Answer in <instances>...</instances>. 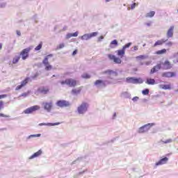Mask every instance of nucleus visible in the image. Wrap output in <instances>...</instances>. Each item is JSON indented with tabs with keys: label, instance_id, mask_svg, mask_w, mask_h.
Masks as SVG:
<instances>
[{
	"label": "nucleus",
	"instance_id": "21",
	"mask_svg": "<svg viewBox=\"0 0 178 178\" xmlns=\"http://www.w3.org/2000/svg\"><path fill=\"white\" fill-rule=\"evenodd\" d=\"M168 41V39L167 40H165V39H161V40H157L154 44L153 45V47H158V45H163V44H165V42H166Z\"/></svg>",
	"mask_w": 178,
	"mask_h": 178
},
{
	"label": "nucleus",
	"instance_id": "56",
	"mask_svg": "<svg viewBox=\"0 0 178 178\" xmlns=\"http://www.w3.org/2000/svg\"><path fill=\"white\" fill-rule=\"evenodd\" d=\"M145 65H146V66H149V65H151V62L147 61L145 63Z\"/></svg>",
	"mask_w": 178,
	"mask_h": 178
},
{
	"label": "nucleus",
	"instance_id": "63",
	"mask_svg": "<svg viewBox=\"0 0 178 178\" xmlns=\"http://www.w3.org/2000/svg\"><path fill=\"white\" fill-rule=\"evenodd\" d=\"M177 13H178V9L177 10Z\"/></svg>",
	"mask_w": 178,
	"mask_h": 178
},
{
	"label": "nucleus",
	"instance_id": "58",
	"mask_svg": "<svg viewBox=\"0 0 178 178\" xmlns=\"http://www.w3.org/2000/svg\"><path fill=\"white\" fill-rule=\"evenodd\" d=\"M83 172H84V171L83 172H81L78 175H83Z\"/></svg>",
	"mask_w": 178,
	"mask_h": 178
},
{
	"label": "nucleus",
	"instance_id": "20",
	"mask_svg": "<svg viewBox=\"0 0 178 178\" xmlns=\"http://www.w3.org/2000/svg\"><path fill=\"white\" fill-rule=\"evenodd\" d=\"M163 69L165 70H168L169 69H172V64H170V62L169 60H165L163 63Z\"/></svg>",
	"mask_w": 178,
	"mask_h": 178
},
{
	"label": "nucleus",
	"instance_id": "10",
	"mask_svg": "<svg viewBox=\"0 0 178 178\" xmlns=\"http://www.w3.org/2000/svg\"><path fill=\"white\" fill-rule=\"evenodd\" d=\"M60 83L62 86L66 84L67 86H69V87H75V86L77 84V82L73 79H67L65 81H62Z\"/></svg>",
	"mask_w": 178,
	"mask_h": 178
},
{
	"label": "nucleus",
	"instance_id": "36",
	"mask_svg": "<svg viewBox=\"0 0 178 178\" xmlns=\"http://www.w3.org/2000/svg\"><path fill=\"white\" fill-rule=\"evenodd\" d=\"M131 44H132L131 42H129L126 44L125 45L123 46L122 49L126 51V49H127V48H130V47H131Z\"/></svg>",
	"mask_w": 178,
	"mask_h": 178
},
{
	"label": "nucleus",
	"instance_id": "53",
	"mask_svg": "<svg viewBox=\"0 0 178 178\" xmlns=\"http://www.w3.org/2000/svg\"><path fill=\"white\" fill-rule=\"evenodd\" d=\"M132 51H138V46H134V50H132Z\"/></svg>",
	"mask_w": 178,
	"mask_h": 178
},
{
	"label": "nucleus",
	"instance_id": "28",
	"mask_svg": "<svg viewBox=\"0 0 178 178\" xmlns=\"http://www.w3.org/2000/svg\"><path fill=\"white\" fill-rule=\"evenodd\" d=\"M138 60H144V59H148V55H140L136 57Z\"/></svg>",
	"mask_w": 178,
	"mask_h": 178
},
{
	"label": "nucleus",
	"instance_id": "16",
	"mask_svg": "<svg viewBox=\"0 0 178 178\" xmlns=\"http://www.w3.org/2000/svg\"><path fill=\"white\" fill-rule=\"evenodd\" d=\"M162 67L161 64H157L155 65L151 70H150V74H154V73H156V72H158L159 70H161V68Z\"/></svg>",
	"mask_w": 178,
	"mask_h": 178
},
{
	"label": "nucleus",
	"instance_id": "31",
	"mask_svg": "<svg viewBox=\"0 0 178 178\" xmlns=\"http://www.w3.org/2000/svg\"><path fill=\"white\" fill-rule=\"evenodd\" d=\"M19 60H20V56H16L13 60V63L14 65H16V63H17V62H19Z\"/></svg>",
	"mask_w": 178,
	"mask_h": 178
},
{
	"label": "nucleus",
	"instance_id": "57",
	"mask_svg": "<svg viewBox=\"0 0 178 178\" xmlns=\"http://www.w3.org/2000/svg\"><path fill=\"white\" fill-rule=\"evenodd\" d=\"M115 118H116V113H114L113 116V119H115Z\"/></svg>",
	"mask_w": 178,
	"mask_h": 178
},
{
	"label": "nucleus",
	"instance_id": "27",
	"mask_svg": "<svg viewBox=\"0 0 178 178\" xmlns=\"http://www.w3.org/2000/svg\"><path fill=\"white\" fill-rule=\"evenodd\" d=\"M146 84H148L149 86H154L155 84V79H147L145 81Z\"/></svg>",
	"mask_w": 178,
	"mask_h": 178
},
{
	"label": "nucleus",
	"instance_id": "49",
	"mask_svg": "<svg viewBox=\"0 0 178 178\" xmlns=\"http://www.w3.org/2000/svg\"><path fill=\"white\" fill-rule=\"evenodd\" d=\"M6 97H8V95H0V99H2L3 98H6Z\"/></svg>",
	"mask_w": 178,
	"mask_h": 178
},
{
	"label": "nucleus",
	"instance_id": "39",
	"mask_svg": "<svg viewBox=\"0 0 178 178\" xmlns=\"http://www.w3.org/2000/svg\"><path fill=\"white\" fill-rule=\"evenodd\" d=\"M163 144H170V143H173V140L167 139L166 140L163 141Z\"/></svg>",
	"mask_w": 178,
	"mask_h": 178
},
{
	"label": "nucleus",
	"instance_id": "34",
	"mask_svg": "<svg viewBox=\"0 0 178 178\" xmlns=\"http://www.w3.org/2000/svg\"><path fill=\"white\" fill-rule=\"evenodd\" d=\"M40 92L41 94H44V95L48 94V92H49V89L43 88L42 89L40 90Z\"/></svg>",
	"mask_w": 178,
	"mask_h": 178
},
{
	"label": "nucleus",
	"instance_id": "12",
	"mask_svg": "<svg viewBox=\"0 0 178 178\" xmlns=\"http://www.w3.org/2000/svg\"><path fill=\"white\" fill-rule=\"evenodd\" d=\"M108 58L110 60H113L114 63H116L117 65H120V63H122V59L119 57H116V56L113 54H108Z\"/></svg>",
	"mask_w": 178,
	"mask_h": 178
},
{
	"label": "nucleus",
	"instance_id": "35",
	"mask_svg": "<svg viewBox=\"0 0 178 178\" xmlns=\"http://www.w3.org/2000/svg\"><path fill=\"white\" fill-rule=\"evenodd\" d=\"M82 79H91V75L88 73H84L81 75Z\"/></svg>",
	"mask_w": 178,
	"mask_h": 178
},
{
	"label": "nucleus",
	"instance_id": "17",
	"mask_svg": "<svg viewBox=\"0 0 178 178\" xmlns=\"http://www.w3.org/2000/svg\"><path fill=\"white\" fill-rule=\"evenodd\" d=\"M42 155V150L39 149L38 152L32 154L30 157L29 159H34V158H38V156H41Z\"/></svg>",
	"mask_w": 178,
	"mask_h": 178
},
{
	"label": "nucleus",
	"instance_id": "33",
	"mask_svg": "<svg viewBox=\"0 0 178 178\" xmlns=\"http://www.w3.org/2000/svg\"><path fill=\"white\" fill-rule=\"evenodd\" d=\"M35 137H41V134L30 135L27 137V140H30V138H34Z\"/></svg>",
	"mask_w": 178,
	"mask_h": 178
},
{
	"label": "nucleus",
	"instance_id": "47",
	"mask_svg": "<svg viewBox=\"0 0 178 178\" xmlns=\"http://www.w3.org/2000/svg\"><path fill=\"white\" fill-rule=\"evenodd\" d=\"M132 101H134V102H137V101H138V97H134L132 99Z\"/></svg>",
	"mask_w": 178,
	"mask_h": 178
},
{
	"label": "nucleus",
	"instance_id": "14",
	"mask_svg": "<svg viewBox=\"0 0 178 178\" xmlns=\"http://www.w3.org/2000/svg\"><path fill=\"white\" fill-rule=\"evenodd\" d=\"M168 161H169V159L168 157L161 159L155 163V166H161V165H165V163H168Z\"/></svg>",
	"mask_w": 178,
	"mask_h": 178
},
{
	"label": "nucleus",
	"instance_id": "25",
	"mask_svg": "<svg viewBox=\"0 0 178 178\" xmlns=\"http://www.w3.org/2000/svg\"><path fill=\"white\" fill-rule=\"evenodd\" d=\"M79 35V31H76L74 33H67L66 35V39L69 40V38H72V37H77Z\"/></svg>",
	"mask_w": 178,
	"mask_h": 178
},
{
	"label": "nucleus",
	"instance_id": "2",
	"mask_svg": "<svg viewBox=\"0 0 178 178\" xmlns=\"http://www.w3.org/2000/svg\"><path fill=\"white\" fill-rule=\"evenodd\" d=\"M88 108H90V104L86 102H83L78 106L76 108V113H78V115H86L88 111Z\"/></svg>",
	"mask_w": 178,
	"mask_h": 178
},
{
	"label": "nucleus",
	"instance_id": "51",
	"mask_svg": "<svg viewBox=\"0 0 178 178\" xmlns=\"http://www.w3.org/2000/svg\"><path fill=\"white\" fill-rule=\"evenodd\" d=\"M16 33L18 37H20V35H22V33L20 32V31H17Z\"/></svg>",
	"mask_w": 178,
	"mask_h": 178
},
{
	"label": "nucleus",
	"instance_id": "30",
	"mask_svg": "<svg viewBox=\"0 0 178 178\" xmlns=\"http://www.w3.org/2000/svg\"><path fill=\"white\" fill-rule=\"evenodd\" d=\"M154 16H155V11H149L145 15V17H154Z\"/></svg>",
	"mask_w": 178,
	"mask_h": 178
},
{
	"label": "nucleus",
	"instance_id": "44",
	"mask_svg": "<svg viewBox=\"0 0 178 178\" xmlns=\"http://www.w3.org/2000/svg\"><path fill=\"white\" fill-rule=\"evenodd\" d=\"M102 40H104V36L101 35L100 37H99L97 38V42H101V41H102Z\"/></svg>",
	"mask_w": 178,
	"mask_h": 178
},
{
	"label": "nucleus",
	"instance_id": "4",
	"mask_svg": "<svg viewBox=\"0 0 178 178\" xmlns=\"http://www.w3.org/2000/svg\"><path fill=\"white\" fill-rule=\"evenodd\" d=\"M152 126H155V124L154 123L146 124L140 127V128H138L137 133H138L139 134H144L145 133H148V131H149V129H151V127H152Z\"/></svg>",
	"mask_w": 178,
	"mask_h": 178
},
{
	"label": "nucleus",
	"instance_id": "64",
	"mask_svg": "<svg viewBox=\"0 0 178 178\" xmlns=\"http://www.w3.org/2000/svg\"><path fill=\"white\" fill-rule=\"evenodd\" d=\"M177 62L178 63V59L177 60Z\"/></svg>",
	"mask_w": 178,
	"mask_h": 178
},
{
	"label": "nucleus",
	"instance_id": "8",
	"mask_svg": "<svg viewBox=\"0 0 178 178\" xmlns=\"http://www.w3.org/2000/svg\"><path fill=\"white\" fill-rule=\"evenodd\" d=\"M52 54H49L45 56L44 60H42V63L45 66V70L47 71L52 70V65H49V62L48 61L49 58H52Z\"/></svg>",
	"mask_w": 178,
	"mask_h": 178
},
{
	"label": "nucleus",
	"instance_id": "15",
	"mask_svg": "<svg viewBox=\"0 0 178 178\" xmlns=\"http://www.w3.org/2000/svg\"><path fill=\"white\" fill-rule=\"evenodd\" d=\"M175 76H176V74L172 72H163L161 74L162 77H167V78L175 77Z\"/></svg>",
	"mask_w": 178,
	"mask_h": 178
},
{
	"label": "nucleus",
	"instance_id": "40",
	"mask_svg": "<svg viewBox=\"0 0 178 178\" xmlns=\"http://www.w3.org/2000/svg\"><path fill=\"white\" fill-rule=\"evenodd\" d=\"M62 48H65V43H61L57 47V49H62Z\"/></svg>",
	"mask_w": 178,
	"mask_h": 178
},
{
	"label": "nucleus",
	"instance_id": "18",
	"mask_svg": "<svg viewBox=\"0 0 178 178\" xmlns=\"http://www.w3.org/2000/svg\"><path fill=\"white\" fill-rule=\"evenodd\" d=\"M175 30V26H171L170 27V29H168V32H167V37L168 38H172V37H173V31Z\"/></svg>",
	"mask_w": 178,
	"mask_h": 178
},
{
	"label": "nucleus",
	"instance_id": "37",
	"mask_svg": "<svg viewBox=\"0 0 178 178\" xmlns=\"http://www.w3.org/2000/svg\"><path fill=\"white\" fill-rule=\"evenodd\" d=\"M143 95H148L149 94V89H145L142 91Z\"/></svg>",
	"mask_w": 178,
	"mask_h": 178
},
{
	"label": "nucleus",
	"instance_id": "24",
	"mask_svg": "<svg viewBox=\"0 0 178 178\" xmlns=\"http://www.w3.org/2000/svg\"><path fill=\"white\" fill-rule=\"evenodd\" d=\"M118 45H119V43L118 42V40H114L111 42L109 47L113 49V48H116V47H118Z\"/></svg>",
	"mask_w": 178,
	"mask_h": 178
},
{
	"label": "nucleus",
	"instance_id": "11",
	"mask_svg": "<svg viewBox=\"0 0 178 178\" xmlns=\"http://www.w3.org/2000/svg\"><path fill=\"white\" fill-rule=\"evenodd\" d=\"M56 105L58 108H67V106H70V102L66 100H58L56 102Z\"/></svg>",
	"mask_w": 178,
	"mask_h": 178
},
{
	"label": "nucleus",
	"instance_id": "62",
	"mask_svg": "<svg viewBox=\"0 0 178 178\" xmlns=\"http://www.w3.org/2000/svg\"><path fill=\"white\" fill-rule=\"evenodd\" d=\"M75 162H76V161H74V162L72 163V164H74Z\"/></svg>",
	"mask_w": 178,
	"mask_h": 178
},
{
	"label": "nucleus",
	"instance_id": "6",
	"mask_svg": "<svg viewBox=\"0 0 178 178\" xmlns=\"http://www.w3.org/2000/svg\"><path fill=\"white\" fill-rule=\"evenodd\" d=\"M97 35H98V32H92L90 33H86L82 36H80L79 38H81L82 41H88V40H91V38L97 37Z\"/></svg>",
	"mask_w": 178,
	"mask_h": 178
},
{
	"label": "nucleus",
	"instance_id": "60",
	"mask_svg": "<svg viewBox=\"0 0 178 178\" xmlns=\"http://www.w3.org/2000/svg\"><path fill=\"white\" fill-rule=\"evenodd\" d=\"M2 49V44H0V50Z\"/></svg>",
	"mask_w": 178,
	"mask_h": 178
},
{
	"label": "nucleus",
	"instance_id": "1",
	"mask_svg": "<svg viewBox=\"0 0 178 178\" xmlns=\"http://www.w3.org/2000/svg\"><path fill=\"white\" fill-rule=\"evenodd\" d=\"M103 74H106L108 79L102 80L97 79L95 81L94 85L97 88H105L106 86H109V84H118V83H120V80H123V79H115L113 77H118V72L113 71L112 70H107L103 72Z\"/></svg>",
	"mask_w": 178,
	"mask_h": 178
},
{
	"label": "nucleus",
	"instance_id": "42",
	"mask_svg": "<svg viewBox=\"0 0 178 178\" xmlns=\"http://www.w3.org/2000/svg\"><path fill=\"white\" fill-rule=\"evenodd\" d=\"M165 45L167 46V47H172V45H173V42H166L165 43Z\"/></svg>",
	"mask_w": 178,
	"mask_h": 178
},
{
	"label": "nucleus",
	"instance_id": "59",
	"mask_svg": "<svg viewBox=\"0 0 178 178\" xmlns=\"http://www.w3.org/2000/svg\"><path fill=\"white\" fill-rule=\"evenodd\" d=\"M106 1V2H111V1H112V0H105Z\"/></svg>",
	"mask_w": 178,
	"mask_h": 178
},
{
	"label": "nucleus",
	"instance_id": "19",
	"mask_svg": "<svg viewBox=\"0 0 178 178\" xmlns=\"http://www.w3.org/2000/svg\"><path fill=\"white\" fill-rule=\"evenodd\" d=\"M59 124H60V122H54V123L47 122V123H40L39 124V126L52 127V126H59Z\"/></svg>",
	"mask_w": 178,
	"mask_h": 178
},
{
	"label": "nucleus",
	"instance_id": "54",
	"mask_svg": "<svg viewBox=\"0 0 178 178\" xmlns=\"http://www.w3.org/2000/svg\"><path fill=\"white\" fill-rule=\"evenodd\" d=\"M74 55H77V50H74V51L72 52V56H74Z\"/></svg>",
	"mask_w": 178,
	"mask_h": 178
},
{
	"label": "nucleus",
	"instance_id": "32",
	"mask_svg": "<svg viewBox=\"0 0 178 178\" xmlns=\"http://www.w3.org/2000/svg\"><path fill=\"white\" fill-rule=\"evenodd\" d=\"M156 55H163V54H166V49H163L161 50H159L156 52Z\"/></svg>",
	"mask_w": 178,
	"mask_h": 178
},
{
	"label": "nucleus",
	"instance_id": "3",
	"mask_svg": "<svg viewBox=\"0 0 178 178\" xmlns=\"http://www.w3.org/2000/svg\"><path fill=\"white\" fill-rule=\"evenodd\" d=\"M42 108L48 113H51L54 108V102L52 100L43 102L42 103Z\"/></svg>",
	"mask_w": 178,
	"mask_h": 178
},
{
	"label": "nucleus",
	"instance_id": "7",
	"mask_svg": "<svg viewBox=\"0 0 178 178\" xmlns=\"http://www.w3.org/2000/svg\"><path fill=\"white\" fill-rule=\"evenodd\" d=\"M33 48V46H30L21 51L20 56H22L23 60H26V59L29 58V52H30Z\"/></svg>",
	"mask_w": 178,
	"mask_h": 178
},
{
	"label": "nucleus",
	"instance_id": "41",
	"mask_svg": "<svg viewBox=\"0 0 178 178\" xmlns=\"http://www.w3.org/2000/svg\"><path fill=\"white\" fill-rule=\"evenodd\" d=\"M5 6H6V3L0 1V8H5Z\"/></svg>",
	"mask_w": 178,
	"mask_h": 178
},
{
	"label": "nucleus",
	"instance_id": "9",
	"mask_svg": "<svg viewBox=\"0 0 178 178\" xmlns=\"http://www.w3.org/2000/svg\"><path fill=\"white\" fill-rule=\"evenodd\" d=\"M40 106H33L25 109L24 111V113H25V115H30L31 113H34V112H36V111H40Z\"/></svg>",
	"mask_w": 178,
	"mask_h": 178
},
{
	"label": "nucleus",
	"instance_id": "5",
	"mask_svg": "<svg viewBox=\"0 0 178 178\" xmlns=\"http://www.w3.org/2000/svg\"><path fill=\"white\" fill-rule=\"evenodd\" d=\"M125 81L128 84H143L144 83L142 78H136L134 76L127 77Z\"/></svg>",
	"mask_w": 178,
	"mask_h": 178
},
{
	"label": "nucleus",
	"instance_id": "55",
	"mask_svg": "<svg viewBox=\"0 0 178 178\" xmlns=\"http://www.w3.org/2000/svg\"><path fill=\"white\" fill-rule=\"evenodd\" d=\"M36 77H38V73H36L33 76H32V79H35Z\"/></svg>",
	"mask_w": 178,
	"mask_h": 178
},
{
	"label": "nucleus",
	"instance_id": "23",
	"mask_svg": "<svg viewBox=\"0 0 178 178\" xmlns=\"http://www.w3.org/2000/svg\"><path fill=\"white\" fill-rule=\"evenodd\" d=\"M159 88H162V90H172V86H170V84H161L159 85Z\"/></svg>",
	"mask_w": 178,
	"mask_h": 178
},
{
	"label": "nucleus",
	"instance_id": "22",
	"mask_svg": "<svg viewBox=\"0 0 178 178\" xmlns=\"http://www.w3.org/2000/svg\"><path fill=\"white\" fill-rule=\"evenodd\" d=\"M115 53L117 54L118 56H120V58H123V56H124V54H126V51L122 49L117 50Z\"/></svg>",
	"mask_w": 178,
	"mask_h": 178
},
{
	"label": "nucleus",
	"instance_id": "61",
	"mask_svg": "<svg viewBox=\"0 0 178 178\" xmlns=\"http://www.w3.org/2000/svg\"><path fill=\"white\" fill-rule=\"evenodd\" d=\"M143 65H144V63H140V65H141V66H143Z\"/></svg>",
	"mask_w": 178,
	"mask_h": 178
},
{
	"label": "nucleus",
	"instance_id": "45",
	"mask_svg": "<svg viewBox=\"0 0 178 178\" xmlns=\"http://www.w3.org/2000/svg\"><path fill=\"white\" fill-rule=\"evenodd\" d=\"M136 3H134L133 4L131 5V9L133 10V9H136Z\"/></svg>",
	"mask_w": 178,
	"mask_h": 178
},
{
	"label": "nucleus",
	"instance_id": "46",
	"mask_svg": "<svg viewBox=\"0 0 178 178\" xmlns=\"http://www.w3.org/2000/svg\"><path fill=\"white\" fill-rule=\"evenodd\" d=\"M1 109H3V102L0 101V111H1Z\"/></svg>",
	"mask_w": 178,
	"mask_h": 178
},
{
	"label": "nucleus",
	"instance_id": "48",
	"mask_svg": "<svg viewBox=\"0 0 178 178\" xmlns=\"http://www.w3.org/2000/svg\"><path fill=\"white\" fill-rule=\"evenodd\" d=\"M29 92H24L21 95V97H28Z\"/></svg>",
	"mask_w": 178,
	"mask_h": 178
},
{
	"label": "nucleus",
	"instance_id": "38",
	"mask_svg": "<svg viewBox=\"0 0 178 178\" xmlns=\"http://www.w3.org/2000/svg\"><path fill=\"white\" fill-rule=\"evenodd\" d=\"M42 48V42L40 43L35 48V51H40Z\"/></svg>",
	"mask_w": 178,
	"mask_h": 178
},
{
	"label": "nucleus",
	"instance_id": "43",
	"mask_svg": "<svg viewBox=\"0 0 178 178\" xmlns=\"http://www.w3.org/2000/svg\"><path fill=\"white\" fill-rule=\"evenodd\" d=\"M0 118H10V115H7L3 113H0Z\"/></svg>",
	"mask_w": 178,
	"mask_h": 178
},
{
	"label": "nucleus",
	"instance_id": "26",
	"mask_svg": "<svg viewBox=\"0 0 178 178\" xmlns=\"http://www.w3.org/2000/svg\"><path fill=\"white\" fill-rule=\"evenodd\" d=\"M81 92V88H78L76 89H73L72 90V94H73V95H79V94H80Z\"/></svg>",
	"mask_w": 178,
	"mask_h": 178
},
{
	"label": "nucleus",
	"instance_id": "29",
	"mask_svg": "<svg viewBox=\"0 0 178 178\" xmlns=\"http://www.w3.org/2000/svg\"><path fill=\"white\" fill-rule=\"evenodd\" d=\"M121 97H122V98H131V95L128 92H123L121 93Z\"/></svg>",
	"mask_w": 178,
	"mask_h": 178
},
{
	"label": "nucleus",
	"instance_id": "52",
	"mask_svg": "<svg viewBox=\"0 0 178 178\" xmlns=\"http://www.w3.org/2000/svg\"><path fill=\"white\" fill-rule=\"evenodd\" d=\"M151 24H152V22H147L145 23V25L147 26V27H149L151 26Z\"/></svg>",
	"mask_w": 178,
	"mask_h": 178
},
{
	"label": "nucleus",
	"instance_id": "13",
	"mask_svg": "<svg viewBox=\"0 0 178 178\" xmlns=\"http://www.w3.org/2000/svg\"><path fill=\"white\" fill-rule=\"evenodd\" d=\"M29 81H30V78H26L24 81L21 82L20 85L17 86L15 88L16 91H18V90H22V88H23V87H24L27 84V83H29Z\"/></svg>",
	"mask_w": 178,
	"mask_h": 178
},
{
	"label": "nucleus",
	"instance_id": "50",
	"mask_svg": "<svg viewBox=\"0 0 178 178\" xmlns=\"http://www.w3.org/2000/svg\"><path fill=\"white\" fill-rule=\"evenodd\" d=\"M172 58H178V52L174 53L172 55Z\"/></svg>",
	"mask_w": 178,
	"mask_h": 178
}]
</instances>
